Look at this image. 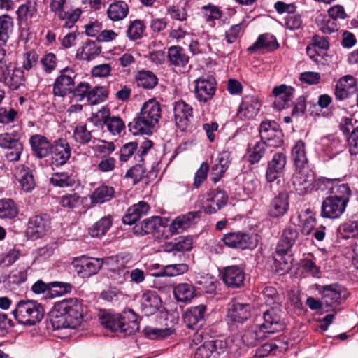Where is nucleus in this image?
Returning a JSON list of instances; mask_svg holds the SVG:
<instances>
[{"label": "nucleus", "instance_id": "1", "mask_svg": "<svg viewBox=\"0 0 358 358\" xmlns=\"http://www.w3.org/2000/svg\"><path fill=\"white\" fill-rule=\"evenodd\" d=\"M83 317L82 303L76 298H70L55 305L51 323L55 329H75L81 324Z\"/></svg>", "mask_w": 358, "mask_h": 358}, {"label": "nucleus", "instance_id": "2", "mask_svg": "<svg viewBox=\"0 0 358 358\" xmlns=\"http://www.w3.org/2000/svg\"><path fill=\"white\" fill-rule=\"evenodd\" d=\"M161 117L160 103L155 99H150L143 103L140 113L129 122V130L135 135L152 134Z\"/></svg>", "mask_w": 358, "mask_h": 358}, {"label": "nucleus", "instance_id": "3", "mask_svg": "<svg viewBox=\"0 0 358 358\" xmlns=\"http://www.w3.org/2000/svg\"><path fill=\"white\" fill-rule=\"evenodd\" d=\"M13 314L19 323L34 325L44 316L43 307L35 301L21 300L15 306Z\"/></svg>", "mask_w": 358, "mask_h": 358}, {"label": "nucleus", "instance_id": "4", "mask_svg": "<svg viewBox=\"0 0 358 358\" xmlns=\"http://www.w3.org/2000/svg\"><path fill=\"white\" fill-rule=\"evenodd\" d=\"M131 259V255L128 252H120L107 259L108 266L107 277L114 285H122L129 278V271L127 264Z\"/></svg>", "mask_w": 358, "mask_h": 358}, {"label": "nucleus", "instance_id": "5", "mask_svg": "<svg viewBox=\"0 0 358 358\" xmlns=\"http://www.w3.org/2000/svg\"><path fill=\"white\" fill-rule=\"evenodd\" d=\"M280 306V305H275V306L269 307L263 312L259 318L257 319V324L268 337L285 329V325L282 320Z\"/></svg>", "mask_w": 358, "mask_h": 358}, {"label": "nucleus", "instance_id": "6", "mask_svg": "<svg viewBox=\"0 0 358 358\" xmlns=\"http://www.w3.org/2000/svg\"><path fill=\"white\" fill-rule=\"evenodd\" d=\"M261 141L268 146L278 148L283 143V134L275 121L265 120L259 126Z\"/></svg>", "mask_w": 358, "mask_h": 358}, {"label": "nucleus", "instance_id": "7", "mask_svg": "<svg viewBox=\"0 0 358 358\" xmlns=\"http://www.w3.org/2000/svg\"><path fill=\"white\" fill-rule=\"evenodd\" d=\"M49 4L50 11L55 13L62 21H65L63 25L66 28H71L78 20L81 14L80 8H76L71 12L65 11L66 0H45Z\"/></svg>", "mask_w": 358, "mask_h": 358}, {"label": "nucleus", "instance_id": "8", "mask_svg": "<svg viewBox=\"0 0 358 358\" xmlns=\"http://www.w3.org/2000/svg\"><path fill=\"white\" fill-rule=\"evenodd\" d=\"M72 264L77 274L80 277L85 278L91 277L99 271L103 266V259L81 256L76 258Z\"/></svg>", "mask_w": 358, "mask_h": 358}, {"label": "nucleus", "instance_id": "9", "mask_svg": "<svg viewBox=\"0 0 358 358\" xmlns=\"http://www.w3.org/2000/svg\"><path fill=\"white\" fill-rule=\"evenodd\" d=\"M75 72L70 68H65L60 71L53 84L52 92L55 96L64 97L71 94L75 85Z\"/></svg>", "mask_w": 358, "mask_h": 358}, {"label": "nucleus", "instance_id": "10", "mask_svg": "<svg viewBox=\"0 0 358 358\" xmlns=\"http://www.w3.org/2000/svg\"><path fill=\"white\" fill-rule=\"evenodd\" d=\"M340 129L347 136V147L351 155H358V121L352 117L342 119Z\"/></svg>", "mask_w": 358, "mask_h": 358}, {"label": "nucleus", "instance_id": "11", "mask_svg": "<svg viewBox=\"0 0 358 358\" xmlns=\"http://www.w3.org/2000/svg\"><path fill=\"white\" fill-rule=\"evenodd\" d=\"M314 180V173L308 167L296 169L292 178V185L300 195L306 194L312 189Z\"/></svg>", "mask_w": 358, "mask_h": 358}, {"label": "nucleus", "instance_id": "12", "mask_svg": "<svg viewBox=\"0 0 358 358\" xmlns=\"http://www.w3.org/2000/svg\"><path fill=\"white\" fill-rule=\"evenodd\" d=\"M194 94L200 103L211 100L216 91V80L212 76L201 77L195 80Z\"/></svg>", "mask_w": 358, "mask_h": 358}, {"label": "nucleus", "instance_id": "13", "mask_svg": "<svg viewBox=\"0 0 358 358\" xmlns=\"http://www.w3.org/2000/svg\"><path fill=\"white\" fill-rule=\"evenodd\" d=\"M51 220L48 214H39L29 218L27 228V235L32 239L41 238L50 229Z\"/></svg>", "mask_w": 358, "mask_h": 358}, {"label": "nucleus", "instance_id": "14", "mask_svg": "<svg viewBox=\"0 0 358 358\" xmlns=\"http://www.w3.org/2000/svg\"><path fill=\"white\" fill-rule=\"evenodd\" d=\"M299 237V232L295 227H287L282 231L280 239L276 246L275 261L283 260L286 255L296 243Z\"/></svg>", "mask_w": 358, "mask_h": 358}, {"label": "nucleus", "instance_id": "15", "mask_svg": "<svg viewBox=\"0 0 358 358\" xmlns=\"http://www.w3.org/2000/svg\"><path fill=\"white\" fill-rule=\"evenodd\" d=\"M0 82L12 90H17L24 84V71L20 68L11 69V65L0 66Z\"/></svg>", "mask_w": 358, "mask_h": 358}, {"label": "nucleus", "instance_id": "16", "mask_svg": "<svg viewBox=\"0 0 358 358\" xmlns=\"http://www.w3.org/2000/svg\"><path fill=\"white\" fill-rule=\"evenodd\" d=\"M320 293L322 303L327 307L340 304L348 295L345 288L336 284L324 286Z\"/></svg>", "mask_w": 358, "mask_h": 358}, {"label": "nucleus", "instance_id": "17", "mask_svg": "<svg viewBox=\"0 0 358 358\" xmlns=\"http://www.w3.org/2000/svg\"><path fill=\"white\" fill-rule=\"evenodd\" d=\"M357 79L352 75L340 78L335 85L334 95L336 100L343 101L350 98L357 91Z\"/></svg>", "mask_w": 358, "mask_h": 358}, {"label": "nucleus", "instance_id": "18", "mask_svg": "<svg viewBox=\"0 0 358 358\" xmlns=\"http://www.w3.org/2000/svg\"><path fill=\"white\" fill-rule=\"evenodd\" d=\"M51 148V162L52 165L59 166L65 164L71 155L69 143L60 138L54 141Z\"/></svg>", "mask_w": 358, "mask_h": 358}, {"label": "nucleus", "instance_id": "19", "mask_svg": "<svg viewBox=\"0 0 358 358\" xmlns=\"http://www.w3.org/2000/svg\"><path fill=\"white\" fill-rule=\"evenodd\" d=\"M245 273L242 268L238 266L225 267L222 272V279L229 288L237 289L244 285Z\"/></svg>", "mask_w": 358, "mask_h": 358}, {"label": "nucleus", "instance_id": "20", "mask_svg": "<svg viewBox=\"0 0 358 358\" xmlns=\"http://www.w3.org/2000/svg\"><path fill=\"white\" fill-rule=\"evenodd\" d=\"M222 241L226 246L240 250L250 248L252 245L250 235L240 231L224 234L222 238Z\"/></svg>", "mask_w": 358, "mask_h": 358}, {"label": "nucleus", "instance_id": "21", "mask_svg": "<svg viewBox=\"0 0 358 358\" xmlns=\"http://www.w3.org/2000/svg\"><path fill=\"white\" fill-rule=\"evenodd\" d=\"M347 203L337 197H327L322 203L321 216L336 219L339 217L345 210Z\"/></svg>", "mask_w": 358, "mask_h": 358}, {"label": "nucleus", "instance_id": "22", "mask_svg": "<svg viewBox=\"0 0 358 358\" xmlns=\"http://www.w3.org/2000/svg\"><path fill=\"white\" fill-rule=\"evenodd\" d=\"M294 91V87L284 84L275 87L273 89L274 107L278 110L288 108L292 102Z\"/></svg>", "mask_w": 358, "mask_h": 358}, {"label": "nucleus", "instance_id": "23", "mask_svg": "<svg viewBox=\"0 0 358 358\" xmlns=\"http://www.w3.org/2000/svg\"><path fill=\"white\" fill-rule=\"evenodd\" d=\"M231 161V154L228 151L223 150L217 155L210 170V178L214 183L217 182L224 176Z\"/></svg>", "mask_w": 358, "mask_h": 358}, {"label": "nucleus", "instance_id": "24", "mask_svg": "<svg viewBox=\"0 0 358 358\" xmlns=\"http://www.w3.org/2000/svg\"><path fill=\"white\" fill-rule=\"evenodd\" d=\"M250 304L241 302L237 299L231 300L228 310V317L232 322L243 323L250 317Z\"/></svg>", "mask_w": 358, "mask_h": 358}, {"label": "nucleus", "instance_id": "25", "mask_svg": "<svg viewBox=\"0 0 358 358\" xmlns=\"http://www.w3.org/2000/svg\"><path fill=\"white\" fill-rule=\"evenodd\" d=\"M173 113L177 127L182 131L186 130L193 115L192 106L182 100L178 101L175 103Z\"/></svg>", "mask_w": 358, "mask_h": 358}, {"label": "nucleus", "instance_id": "26", "mask_svg": "<svg viewBox=\"0 0 358 358\" xmlns=\"http://www.w3.org/2000/svg\"><path fill=\"white\" fill-rule=\"evenodd\" d=\"M202 212H189L185 215L177 217L169 227L172 234H178L189 228L192 224L200 220Z\"/></svg>", "mask_w": 358, "mask_h": 358}, {"label": "nucleus", "instance_id": "27", "mask_svg": "<svg viewBox=\"0 0 358 358\" xmlns=\"http://www.w3.org/2000/svg\"><path fill=\"white\" fill-rule=\"evenodd\" d=\"M287 163V157L283 152H277L268 162L266 177L268 182H271L280 177Z\"/></svg>", "mask_w": 358, "mask_h": 358}, {"label": "nucleus", "instance_id": "28", "mask_svg": "<svg viewBox=\"0 0 358 358\" xmlns=\"http://www.w3.org/2000/svg\"><path fill=\"white\" fill-rule=\"evenodd\" d=\"M161 303V299L155 292L148 291L141 297L140 310L145 315H151L156 313Z\"/></svg>", "mask_w": 358, "mask_h": 358}, {"label": "nucleus", "instance_id": "29", "mask_svg": "<svg viewBox=\"0 0 358 358\" xmlns=\"http://www.w3.org/2000/svg\"><path fill=\"white\" fill-rule=\"evenodd\" d=\"M207 201L210 203L204 207V212L207 214H213L227 203L228 196L224 191L216 189L208 194Z\"/></svg>", "mask_w": 358, "mask_h": 358}, {"label": "nucleus", "instance_id": "30", "mask_svg": "<svg viewBox=\"0 0 358 358\" xmlns=\"http://www.w3.org/2000/svg\"><path fill=\"white\" fill-rule=\"evenodd\" d=\"M29 144L34 155L40 159L46 157L52 147L50 141L41 134L32 135L29 138Z\"/></svg>", "mask_w": 358, "mask_h": 358}, {"label": "nucleus", "instance_id": "31", "mask_svg": "<svg viewBox=\"0 0 358 358\" xmlns=\"http://www.w3.org/2000/svg\"><path fill=\"white\" fill-rule=\"evenodd\" d=\"M260 108L258 100L252 96H246L243 98L237 116L241 120H250L257 115Z\"/></svg>", "mask_w": 358, "mask_h": 358}, {"label": "nucleus", "instance_id": "32", "mask_svg": "<svg viewBox=\"0 0 358 358\" xmlns=\"http://www.w3.org/2000/svg\"><path fill=\"white\" fill-rule=\"evenodd\" d=\"M289 206L288 194L285 192H280L271 200L268 214L274 218L281 217L287 212Z\"/></svg>", "mask_w": 358, "mask_h": 358}, {"label": "nucleus", "instance_id": "33", "mask_svg": "<svg viewBox=\"0 0 358 358\" xmlns=\"http://www.w3.org/2000/svg\"><path fill=\"white\" fill-rule=\"evenodd\" d=\"M150 209V207L147 202L141 201L127 209L126 214L122 217V222L125 224L131 225L139 220L141 217L147 215Z\"/></svg>", "mask_w": 358, "mask_h": 358}, {"label": "nucleus", "instance_id": "34", "mask_svg": "<svg viewBox=\"0 0 358 358\" xmlns=\"http://www.w3.org/2000/svg\"><path fill=\"white\" fill-rule=\"evenodd\" d=\"M120 331L126 335L135 334L139 329L138 316L131 309L124 310L120 315Z\"/></svg>", "mask_w": 358, "mask_h": 358}, {"label": "nucleus", "instance_id": "35", "mask_svg": "<svg viewBox=\"0 0 358 358\" xmlns=\"http://www.w3.org/2000/svg\"><path fill=\"white\" fill-rule=\"evenodd\" d=\"M206 306L199 305L189 308L183 315L184 322L190 329H195L198 326H201L204 320L206 313Z\"/></svg>", "mask_w": 358, "mask_h": 358}, {"label": "nucleus", "instance_id": "36", "mask_svg": "<svg viewBox=\"0 0 358 358\" xmlns=\"http://www.w3.org/2000/svg\"><path fill=\"white\" fill-rule=\"evenodd\" d=\"M278 43L274 36L266 33L260 35L255 43L248 48V50L254 52L258 50L271 52L278 48Z\"/></svg>", "mask_w": 358, "mask_h": 358}, {"label": "nucleus", "instance_id": "37", "mask_svg": "<svg viewBox=\"0 0 358 358\" xmlns=\"http://www.w3.org/2000/svg\"><path fill=\"white\" fill-rule=\"evenodd\" d=\"M291 159L296 169L308 167L305 143L299 140L292 148Z\"/></svg>", "mask_w": 358, "mask_h": 358}, {"label": "nucleus", "instance_id": "38", "mask_svg": "<svg viewBox=\"0 0 358 358\" xmlns=\"http://www.w3.org/2000/svg\"><path fill=\"white\" fill-rule=\"evenodd\" d=\"M128 4L124 1H117L109 5L106 14L108 19L113 22L124 20L129 14Z\"/></svg>", "mask_w": 358, "mask_h": 358}, {"label": "nucleus", "instance_id": "39", "mask_svg": "<svg viewBox=\"0 0 358 358\" xmlns=\"http://www.w3.org/2000/svg\"><path fill=\"white\" fill-rule=\"evenodd\" d=\"M101 52V47L95 41H87L76 52V58L80 60L90 61L96 58Z\"/></svg>", "mask_w": 358, "mask_h": 358}, {"label": "nucleus", "instance_id": "40", "mask_svg": "<svg viewBox=\"0 0 358 358\" xmlns=\"http://www.w3.org/2000/svg\"><path fill=\"white\" fill-rule=\"evenodd\" d=\"M268 337L257 323L246 329L241 336L243 342L248 346H255Z\"/></svg>", "mask_w": 358, "mask_h": 358}, {"label": "nucleus", "instance_id": "41", "mask_svg": "<svg viewBox=\"0 0 358 358\" xmlns=\"http://www.w3.org/2000/svg\"><path fill=\"white\" fill-rule=\"evenodd\" d=\"M162 222V219L159 216L145 219L140 224L135 225L133 229L134 233L140 236L151 234L161 227Z\"/></svg>", "mask_w": 358, "mask_h": 358}, {"label": "nucleus", "instance_id": "42", "mask_svg": "<svg viewBox=\"0 0 358 358\" xmlns=\"http://www.w3.org/2000/svg\"><path fill=\"white\" fill-rule=\"evenodd\" d=\"M167 54L170 63L175 66L184 67L189 62V57L185 50L180 46H171L168 49Z\"/></svg>", "mask_w": 358, "mask_h": 358}, {"label": "nucleus", "instance_id": "43", "mask_svg": "<svg viewBox=\"0 0 358 358\" xmlns=\"http://www.w3.org/2000/svg\"><path fill=\"white\" fill-rule=\"evenodd\" d=\"M15 176L21 185L22 189L25 192L31 191L35 182L31 170L24 166H20L15 169Z\"/></svg>", "mask_w": 358, "mask_h": 358}, {"label": "nucleus", "instance_id": "44", "mask_svg": "<svg viewBox=\"0 0 358 358\" xmlns=\"http://www.w3.org/2000/svg\"><path fill=\"white\" fill-rule=\"evenodd\" d=\"M222 342L221 341H206L196 349L194 358L216 357L219 355L217 349L222 348Z\"/></svg>", "mask_w": 358, "mask_h": 358}, {"label": "nucleus", "instance_id": "45", "mask_svg": "<svg viewBox=\"0 0 358 358\" xmlns=\"http://www.w3.org/2000/svg\"><path fill=\"white\" fill-rule=\"evenodd\" d=\"M51 287L59 288L62 294L69 293L72 289L71 285L67 282L55 281L46 284L43 280H38L32 285L31 290L35 294H41L50 290Z\"/></svg>", "mask_w": 358, "mask_h": 358}, {"label": "nucleus", "instance_id": "46", "mask_svg": "<svg viewBox=\"0 0 358 358\" xmlns=\"http://www.w3.org/2000/svg\"><path fill=\"white\" fill-rule=\"evenodd\" d=\"M135 80L138 87L145 90H152L158 84L157 76L148 70H141L137 72Z\"/></svg>", "mask_w": 358, "mask_h": 358}, {"label": "nucleus", "instance_id": "47", "mask_svg": "<svg viewBox=\"0 0 358 358\" xmlns=\"http://www.w3.org/2000/svg\"><path fill=\"white\" fill-rule=\"evenodd\" d=\"M50 180L55 187H71L76 184V175L73 171L57 172L52 175Z\"/></svg>", "mask_w": 358, "mask_h": 358}, {"label": "nucleus", "instance_id": "48", "mask_svg": "<svg viewBox=\"0 0 358 358\" xmlns=\"http://www.w3.org/2000/svg\"><path fill=\"white\" fill-rule=\"evenodd\" d=\"M173 294L178 301L189 302L195 296L194 285L189 283H180L173 289Z\"/></svg>", "mask_w": 358, "mask_h": 358}, {"label": "nucleus", "instance_id": "49", "mask_svg": "<svg viewBox=\"0 0 358 358\" xmlns=\"http://www.w3.org/2000/svg\"><path fill=\"white\" fill-rule=\"evenodd\" d=\"M112 224L113 218L110 215L103 217L88 229V233L93 238H100L106 234Z\"/></svg>", "mask_w": 358, "mask_h": 358}, {"label": "nucleus", "instance_id": "50", "mask_svg": "<svg viewBox=\"0 0 358 358\" xmlns=\"http://www.w3.org/2000/svg\"><path fill=\"white\" fill-rule=\"evenodd\" d=\"M115 190L113 187L102 185L94 189L90 199L92 203H103L114 197Z\"/></svg>", "mask_w": 358, "mask_h": 358}, {"label": "nucleus", "instance_id": "51", "mask_svg": "<svg viewBox=\"0 0 358 358\" xmlns=\"http://www.w3.org/2000/svg\"><path fill=\"white\" fill-rule=\"evenodd\" d=\"M72 138L81 145L89 144L92 140V131H90L84 123H79L73 127Z\"/></svg>", "mask_w": 358, "mask_h": 358}, {"label": "nucleus", "instance_id": "52", "mask_svg": "<svg viewBox=\"0 0 358 358\" xmlns=\"http://www.w3.org/2000/svg\"><path fill=\"white\" fill-rule=\"evenodd\" d=\"M268 146L261 141L254 145L250 144L247 150V157L251 164L258 163L266 153V148Z\"/></svg>", "mask_w": 358, "mask_h": 358}, {"label": "nucleus", "instance_id": "53", "mask_svg": "<svg viewBox=\"0 0 358 358\" xmlns=\"http://www.w3.org/2000/svg\"><path fill=\"white\" fill-rule=\"evenodd\" d=\"M13 19L8 15H0V43L5 45L13 31Z\"/></svg>", "mask_w": 358, "mask_h": 358}, {"label": "nucleus", "instance_id": "54", "mask_svg": "<svg viewBox=\"0 0 358 358\" xmlns=\"http://www.w3.org/2000/svg\"><path fill=\"white\" fill-rule=\"evenodd\" d=\"M189 266L185 263H174L164 266V268L157 273L154 274L155 276H169L173 277L182 275L187 272Z\"/></svg>", "mask_w": 358, "mask_h": 358}, {"label": "nucleus", "instance_id": "55", "mask_svg": "<svg viewBox=\"0 0 358 358\" xmlns=\"http://www.w3.org/2000/svg\"><path fill=\"white\" fill-rule=\"evenodd\" d=\"M358 235V222L349 221L339 226L337 236L339 238L348 239L355 238Z\"/></svg>", "mask_w": 358, "mask_h": 358}, {"label": "nucleus", "instance_id": "56", "mask_svg": "<svg viewBox=\"0 0 358 358\" xmlns=\"http://www.w3.org/2000/svg\"><path fill=\"white\" fill-rule=\"evenodd\" d=\"M145 30V25L142 20H135L131 21L127 27L126 34L130 41H136L141 38Z\"/></svg>", "mask_w": 358, "mask_h": 358}, {"label": "nucleus", "instance_id": "57", "mask_svg": "<svg viewBox=\"0 0 358 358\" xmlns=\"http://www.w3.org/2000/svg\"><path fill=\"white\" fill-rule=\"evenodd\" d=\"M316 24L318 29L324 34H331L338 29L336 22L330 18L329 16L320 14L315 19Z\"/></svg>", "mask_w": 358, "mask_h": 358}, {"label": "nucleus", "instance_id": "58", "mask_svg": "<svg viewBox=\"0 0 358 358\" xmlns=\"http://www.w3.org/2000/svg\"><path fill=\"white\" fill-rule=\"evenodd\" d=\"M19 210L12 199L0 200V217L13 219L18 215Z\"/></svg>", "mask_w": 358, "mask_h": 358}, {"label": "nucleus", "instance_id": "59", "mask_svg": "<svg viewBox=\"0 0 358 358\" xmlns=\"http://www.w3.org/2000/svg\"><path fill=\"white\" fill-rule=\"evenodd\" d=\"M192 238L190 236H180L177 241L169 243L166 246V250L171 252L189 251L192 248Z\"/></svg>", "mask_w": 358, "mask_h": 358}, {"label": "nucleus", "instance_id": "60", "mask_svg": "<svg viewBox=\"0 0 358 358\" xmlns=\"http://www.w3.org/2000/svg\"><path fill=\"white\" fill-rule=\"evenodd\" d=\"M330 193L331 197H337L338 199H342L348 204L349 201V197L351 194V190L348 184L341 182L339 179H336L332 189Z\"/></svg>", "mask_w": 358, "mask_h": 358}, {"label": "nucleus", "instance_id": "61", "mask_svg": "<svg viewBox=\"0 0 358 358\" xmlns=\"http://www.w3.org/2000/svg\"><path fill=\"white\" fill-rule=\"evenodd\" d=\"M36 12V3L27 1L18 7L16 12L17 20L20 22H26L29 19L32 18Z\"/></svg>", "mask_w": 358, "mask_h": 358}, {"label": "nucleus", "instance_id": "62", "mask_svg": "<svg viewBox=\"0 0 358 358\" xmlns=\"http://www.w3.org/2000/svg\"><path fill=\"white\" fill-rule=\"evenodd\" d=\"M201 11L207 22H214L215 20L221 19L223 15V12L220 10V7L212 3L203 6Z\"/></svg>", "mask_w": 358, "mask_h": 358}, {"label": "nucleus", "instance_id": "63", "mask_svg": "<svg viewBox=\"0 0 358 358\" xmlns=\"http://www.w3.org/2000/svg\"><path fill=\"white\" fill-rule=\"evenodd\" d=\"M108 98L107 90L101 86H96L90 90L87 102L91 105L98 104Z\"/></svg>", "mask_w": 358, "mask_h": 358}, {"label": "nucleus", "instance_id": "64", "mask_svg": "<svg viewBox=\"0 0 358 358\" xmlns=\"http://www.w3.org/2000/svg\"><path fill=\"white\" fill-rule=\"evenodd\" d=\"M21 143L15 132L0 134V148L3 149L7 150L13 147L15 150Z\"/></svg>", "mask_w": 358, "mask_h": 358}]
</instances>
